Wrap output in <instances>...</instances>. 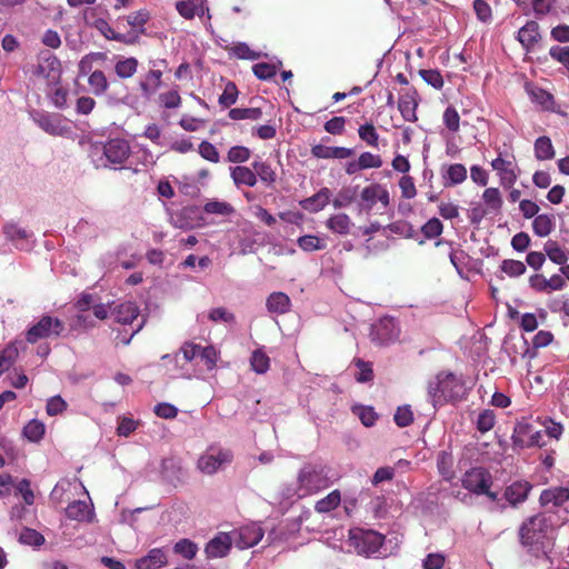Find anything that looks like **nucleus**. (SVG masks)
<instances>
[{"instance_id":"1","label":"nucleus","mask_w":569,"mask_h":569,"mask_svg":"<svg viewBox=\"0 0 569 569\" xmlns=\"http://www.w3.org/2000/svg\"><path fill=\"white\" fill-rule=\"evenodd\" d=\"M401 543L398 536L387 538L372 529L359 527L351 528L348 535V545L365 557L386 558L397 551Z\"/></svg>"},{"instance_id":"2","label":"nucleus","mask_w":569,"mask_h":569,"mask_svg":"<svg viewBox=\"0 0 569 569\" xmlns=\"http://www.w3.org/2000/svg\"><path fill=\"white\" fill-rule=\"evenodd\" d=\"M130 154V143L123 138L93 141L88 150L90 161L96 169H124Z\"/></svg>"},{"instance_id":"3","label":"nucleus","mask_w":569,"mask_h":569,"mask_svg":"<svg viewBox=\"0 0 569 569\" xmlns=\"http://www.w3.org/2000/svg\"><path fill=\"white\" fill-rule=\"evenodd\" d=\"M550 528V520L546 513L535 515L520 527V541L535 557L545 556L551 546Z\"/></svg>"},{"instance_id":"4","label":"nucleus","mask_w":569,"mask_h":569,"mask_svg":"<svg viewBox=\"0 0 569 569\" xmlns=\"http://www.w3.org/2000/svg\"><path fill=\"white\" fill-rule=\"evenodd\" d=\"M466 395L467 387L462 375L451 371H440L428 385V396L435 408L447 401L461 400Z\"/></svg>"},{"instance_id":"5","label":"nucleus","mask_w":569,"mask_h":569,"mask_svg":"<svg viewBox=\"0 0 569 569\" xmlns=\"http://www.w3.org/2000/svg\"><path fill=\"white\" fill-rule=\"evenodd\" d=\"M218 357L219 355L212 346L202 347L193 342H184L179 352L173 356L164 355L162 359H172L177 365H179L181 359L186 362H193L194 366L202 363L207 371H211L217 366Z\"/></svg>"},{"instance_id":"6","label":"nucleus","mask_w":569,"mask_h":569,"mask_svg":"<svg viewBox=\"0 0 569 569\" xmlns=\"http://www.w3.org/2000/svg\"><path fill=\"white\" fill-rule=\"evenodd\" d=\"M302 493L307 497L329 487L330 481L326 468L318 462L305 463L297 475Z\"/></svg>"},{"instance_id":"7","label":"nucleus","mask_w":569,"mask_h":569,"mask_svg":"<svg viewBox=\"0 0 569 569\" xmlns=\"http://www.w3.org/2000/svg\"><path fill=\"white\" fill-rule=\"evenodd\" d=\"M29 116L40 129L50 136L71 138L73 134V128L59 113L33 109L29 111Z\"/></svg>"},{"instance_id":"8","label":"nucleus","mask_w":569,"mask_h":569,"mask_svg":"<svg viewBox=\"0 0 569 569\" xmlns=\"http://www.w3.org/2000/svg\"><path fill=\"white\" fill-rule=\"evenodd\" d=\"M64 331V323L56 317L42 316L36 323L26 331V341L34 345L40 340L53 339Z\"/></svg>"},{"instance_id":"9","label":"nucleus","mask_w":569,"mask_h":569,"mask_svg":"<svg viewBox=\"0 0 569 569\" xmlns=\"http://www.w3.org/2000/svg\"><path fill=\"white\" fill-rule=\"evenodd\" d=\"M232 459L231 450L211 446L199 457L197 467L202 473L213 475L230 465Z\"/></svg>"},{"instance_id":"10","label":"nucleus","mask_w":569,"mask_h":569,"mask_svg":"<svg viewBox=\"0 0 569 569\" xmlns=\"http://www.w3.org/2000/svg\"><path fill=\"white\" fill-rule=\"evenodd\" d=\"M511 439L513 446L520 449L546 446L543 430H537L527 422H519L515 426Z\"/></svg>"},{"instance_id":"11","label":"nucleus","mask_w":569,"mask_h":569,"mask_svg":"<svg viewBox=\"0 0 569 569\" xmlns=\"http://www.w3.org/2000/svg\"><path fill=\"white\" fill-rule=\"evenodd\" d=\"M400 335L399 323L396 318L385 316L371 326L370 337L373 342L388 345L398 339Z\"/></svg>"},{"instance_id":"12","label":"nucleus","mask_w":569,"mask_h":569,"mask_svg":"<svg viewBox=\"0 0 569 569\" xmlns=\"http://www.w3.org/2000/svg\"><path fill=\"white\" fill-rule=\"evenodd\" d=\"M461 481L465 489L478 496L487 492L493 482L490 471L483 467H475L466 471Z\"/></svg>"},{"instance_id":"13","label":"nucleus","mask_w":569,"mask_h":569,"mask_svg":"<svg viewBox=\"0 0 569 569\" xmlns=\"http://www.w3.org/2000/svg\"><path fill=\"white\" fill-rule=\"evenodd\" d=\"M3 234L16 249L21 251H30L36 242L33 233L17 223L4 224Z\"/></svg>"},{"instance_id":"14","label":"nucleus","mask_w":569,"mask_h":569,"mask_svg":"<svg viewBox=\"0 0 569 569\" xmlns=\"http://www.w3.org/2000/svg\"><path fill=\"white\" fill-rule=\"evenodd\" d=\"M61 73L60 61L50 51H41L39 61L32 69V74L56 81Z\"/></svg>"},{"instance_id":"15","label":"nucleus","mask_w":569,"mask_h":569,"mask_svg":"<svg viewBox=\"0 0 569 569\" xmlns=\"http://www.w3.org/2000/svg\"><path fill=\"white\" fill-rule=\"evenodd\" d=\"M532 488L528 480H515L505 488L502 498L510 507L518 508L527 501Z\"/></svg>"},{"instance_id":"16","label":"nucleus","mask_w":569,"mask_h":569,"mask_svg":"<svg viewBox=\"0 0 569 569\" xmlns=\"http://www.w3.org/2000/svg\"><path fill=\"white\" fill-rule=\"evenodd\" d=\"M233 542L239 549H248L256 546L263 537V530L258 523L241 526L233 533Z\"/></svg>"},{"instance_id":"17","label":"nucleus","mask_w":569,"mask_h":569,"mask_svg":"<svg viewBox=\"0 0 569 569\" xmlns=\"http://www.w3.org/2000/svg\"><path fill=\"white\" fill-rule=\"evenodd\" d=\"M233 537L227 532H219L208 541L204 548L207 558L216 559L226 557L232 546Z\"/></svg>"},{"instance_id":"18","label":"nucleus","mask_w":569,"mask_h":569,"mask_svg":"<svg viewBox=\"0 0 569 569\" xmlns=\"http://www.w3.org/2000/svg\"><path fill=\"white\" fill-rule=\"evenodd\" d=\"M174 226L180 229H193L204 226V219L198 206H186L177 214Z\"/></svg>"},{"instance_id":"19","label":"nucleus","mask_w":569,"mask_h":569,"mask_svg":"<svg viewBox=\"0 0 569 569\" xmlns=\"http://www.w3.org/2000/svg\"><path fill=\"white\" fill-rule=\"evenodd\" d=\"M491 167L500 177V183L503 188H511L517 180L515 172L516 164L512 159H505L501 156L491 161Z\"/></svg>"},{"instance_id":"20","label":"nucleus","mask_w":569,"mask_h":569,"mask_svg":"<svg viewBox=\"0 0 569 569\" xmlns=\"http://www.w3.org/2000/svg\"><path fill=\"white\" fill-rule=\"evenodd\" d=\"M539 501L543 508L552 511L555 508L561 507L569 501V489L563 487L545 489L540 495Z\"/></svg>"},{"instance_id":"21","label":"nucleus","mask_w":569,"mask_h":569,"mask_svg":"<svg viewBox=\"0 0 569 569\" xmlns=\"http://www.w3.org/2000/svg\"><path fill=\"white\" fill-rule=\"evenodd\" d=\"M516 39L527 52H530L541 39L538 22L533 20L527 21L526 24L518 30Z\"/></svg>"},{"instance_id":"22","label":"nucleus","mask_w":569,"mask_h":569,"mask_svg":"<svg viewBox=\"0 0 569 569\" xmlns=\"http://www.w3.org/2000/svg\"><path fill=\"white\" fill-rule=\"evenodd\" d=\"M66 515L71 520L92 522L94 519L93 505L83 500H74L66 508Z\"/></svg>"},{"instance_id":"23","label":"nucleus","mask_w":569,"mask_h":569,"mask_svg":"<svg viewBox=\"0 0 569 569\" xmlns=\"http://www.w3.org/2000/svg\"><path fill=\"white\" fill-rule=\"evenodd\" d=\"M168 563L166 550L163 548H153L149 552L136 560L137 569H159Z\"/></svg>"},{"instance_id":"24","label":"nucleus","mask_w":569,"mask_h":569,"mask_svg":"<svg viewBox=\"0 0 569 569\" xmlns=\"http://www.w3.org/2000/svg\"><path fill=\"white\" fill-rule=\"evenodd\" d=\"M139 313V308L134 302L126 301L114 307L112 317L118 323L132 325Z\"/></svg>"},{"instance_id":"25","label":"nucleus","mask_w":569,"mask_h":569,"mask_svg":"<svg viewBox=\"0 0 569 569\" xmlns=\"http://www.w3.org/2000/svg\"><path fill=\"white\" fill-rule=\"evenodd\" d=\"M230 177L237 188L242 186L254 187L258 182V178L253 168L244 166H236L230 168Z\"/></svg>"},{"instance_id":"26","label":"nucleus","mask_w":569,"mask_h":569,"mask_svg":"<svg viewBox=\"0 0 569 569\" xmlns=\"http://www.w3.org/2000/svg\"><path fill=\"white\" fill-rule=\"evenodd\" d=\"M330 197V189L323 187L313 196L301 200L300 206L302 207V209L309 212H319L329 203Z\"/></svg>"},{"instance_id":"27","label":"nucleus","mask_w":569,"mask_h":569,"mask_svg":"<svg viewBox=\"0 0 569 569\" xmlns=\"http://www.w3.org/2000/svg\"><path fill=\"white\" fill-rule=\"evenodd\" d=\"M266 307L271 313L283 315L290 310L291 300L287 293L276 291L268 296Z\"/></svg>"},{"instance_id":"28","label":"nucleus","mask_w":569,"mask_h":569,"mask_svg":"<svg viewBox=\"0 0 569 569\" xmlns=\"http://www.w3.org/2000/svg\"><path fill=\"white\" fill-rule=\"evenodd\" d=\"M162 71L158 69H151L139 82L141 94L146 99H150L161 86Z\"/></svg>"},{"instance_id":"29","label":"nucleus","mask_w":569,"mask_h":569,"mask_svg":"<svg viewBox=\"0 0 569 569\" xmlns=\"http://www.w3.org/2000/svg\"><path fill=\"white\" fill-rule=\"evenodd\" d=\"M418 102L416 99V92H407L401 94L398 100V109L406 121L415 122L417 121V110Z\"/></svg>"},{"instance_id":"30","label":"nucleus","mask_w":569,"mask_h":569,"mask_svg":"<svg viewBox=\"0 0 569 569\" xmlns=\"http://www.w3.org/2000/svg\"><path fill=\"white\" fill-rule=\"evenodd\" d=\"M445 187H452L462 183L467 179V169L461 163L449 164L442 170Z\"/></svg>"},{"instance_id":"31","label":"nucleus","mask_w":569,"mask_h":569,"mask_svg":"<svg viewBox=\"0 0 569 569\" xmlns=\"http://www.w3.org/2000/svg\"><path fill=\"white\" fill-rule=\"evenodd\" d=\"M435 244H436V247H440L442 244H448L450 247V251H449L450 262L455 267L458 274L462 276L463 267L466 264V260L468 259V254L461 249H459V250L453 249V243L451 241H447L445 239H438Z\"/></svg>"},{"instance_id":"32","label":"nucleus","mask_w":569,"mask_h":569,"mask_svg":"<svg viewBox=\"0 0 569 569\" xmlns=\"http://www.w3.org/2000/svg\"><path fill=\"white\" fill-rule=\"evenodd\" d=\"M22 346L23 341H14L0 352V376L14 363Z\"/></svg>"},{"instance_id":"33","label":"nucleus","mask_w":569,"mask_h":569,"mask_svg":"<svg viewBox=\"0 0 569 569\" xmlns=\"http://www.w3.org/2000/svg\"><path fill=\"white\" fill-rule=\"evenodd\" d=\"M326 226L332 232L341 234V236H346L350 232L352 222L348 214L338 213V214L331 216L327 220Z\"/></svg>"},{"instance_id":"34","label":"nucleus","mask_w":569,"mask_h":569,"mask_svg":"<svg viewBox=\"0 0 569 569\" xmlns=\"http://www.w3.org/2000/svg\"><path fill=\"white\" fill-rule=\"evenodd\" d=\"M138 64V60L133 57H121L116 61L114 72L121 79H129L137 72Z\"/></svg>"},{"instance_id":"35","label":"nucleus","mask_w":569,"mask_h":569,"mask_svg":"<svg viewBox=\"0 0 569 569\" xmlns=\"http://www.w3.org/2000/svg\"><path fill=\"white\" fill-rule=\"evenodd\" d=\"M351 411L367 428L375 426L379 418L378 413L375 411V408L371 406L357 403L351 407Z\"/></svg>"},{"instance_id":"36","label":"nucleus","mask_w":569,"mask_h":569,"mask_svg":"<svg viewBox=\"0 0 569 569\" xmlns=\"http://www.w3.org/2000/svg\"><path fill=\"white\" fill-rule=\"evenodd\" d=\"M437 468L443 480H452L455 478L452 455L447 451L439 452L437 458Z\"/></svg>"},{"instance_id":"37","label":"nucleus","mask_w":569,"mask_h":569,"mask_svg":"<svg viewBox=\"0 0 569 569\" xmlns=\"http://www.w3.org/2000/svg\"><path fill=\"white\" fill-rule=\"evenodd\" d=\"M555 228V217L551 214H538L532 221L533 232L538 237H547Z\"/></svg>"},{"instance_id":"38","label":"nucleus","mask_w":569,"mask_h":569,"mask_svg":"<svg viewBox=\"0 0 569 569\" xmlns=\"http://www.w3.org/2000/svg\"><path fill=\"white\" fill-rule=\"evenodd\" d=\"M533 150L535 157L538 160H550L555 157L551 139L547 136H541L536 139Z\"/></svg>"},{"instance_id":"39","label":"nucleus","mask_w":569,"mask_h":569,"mask_svg":"<svg viewBox=\"0 0 569 569\" xmlns=\"http://www.w3.org/2000/svg\"><path fill=\"white\" fill-rule=\"evenodd\" d=\"M88 84L94 96H102L109 88L108 79L103 71L94 70L88 77Z\"/></svg>"},{"instance_id":"40","label":"nucleus","mask_w":569,"mask_h":569,"mask_svg":"<svg viewBox=\"0 0 569 569\" xmlns=\"http://www.w3.org/2000/svg\"><path fill=\"white\" fill-rule=\"evenodd\" d=\"M341 502V493L339 490H333L325 498L318 500L315 505V510L319 513H327L335 510Z\"/></svg>"},{"instance_id":"41","label":"nucleus","mask_w":569,"mask_h":569,"mask_svg":"<svg viewBox=\"0 0 569 569\" xmlns=\"http://www.w3.org/2000/svg\"><path fill=\"white\" fill-rule=\"evenodd\" d=\"M252 168L256 171L257 178L267 186H272L277 180V173L268 162L253 161Z\"/></svg>"},{"instance_id":"42","label":"nucleus","mask_w":569,"mask_h":569,"mask_svg":"<svg viewBox=\"0 0 569 569\" xmlns=\"http://www.w3.org/2000/svg\"><path fill=\"white\" fill-rule=\"evenodd\" d=\"M532 102L542 107L543 110H553L555 98L553 96L542 88H533L529 91Z\"/></svg>"},{"instance_id":"43","label":"nucleus","mask_w":569,"mask_h":569,"mask_svg":"<svg viewBox=\"0 0 569 569\" xmlns=\"http://www.w3.org/2000/svg\"><path fill=\"white\" fill-rule=\"evenodd\" d=\"M250 367L258 373L263 375L270 368V359L267 353L261 349H256L250 357Z\"/></svg>"},{"instance_id":"44","label":"nucleus","mask_w":569,"mask_h":569,"mask_svg":"<svg viewBox=\"0 0 569 569\" xmlns=\"http://www.w3.org/2000/svg\"><path fill=\"white\" fill-rule=\"evenodd\" d=\"M443 231V224L438 218L429 219L422 227L421 233L422 239H417L419 244H423L426 239H435L439 237Z\"/></svg>"},{"instance_id":"45","label":"nucleus","mask_w":569,"mask_h":569,"mask_svg":"<svg viewBox=\"0 0 569 569\" xmlns=\"http://www.w3.org/2000/svg\"><path fill=\"white\" fill-rule=\"evenodd\" d=\"M233 207L226 201L211 200L203 206V212L208 214L227 217L233 213Z\"/></svg>"},{"instance_id":"46","label":"nucleus","mask_w":569,"mask_h":569,"mask_svg":"<svg viewBox=\"0 0 569 569\" xmlns=\"http://www.w3.org/2000/svg\"><path fill=\"white\" fill-rule=\"evenodd\" d=\"M44 431H46L44 425L37 419L30 420L23 427V436L32 442L40 441L43 438Z\"/></svg>"},{"instance_id":"47","label":"nucleus","mask_w":569,"mask_h":569,"mask_svg":"<svg viewBox=\"0 0 569 569\" xmlns=\"http://www.w3.org/2000/svg\"><path fill=\"white\" fill-rule=\"evenodd\" d=\"M281 61L277 63L259 62L252 67L253 74L260 80H269L276 76L278 68L281 66Z\"/></svg>"},{"instance_id":"48","label":"nucleus","mask_w":569,"mask_h":569,"mask_svg":"<svg viewBox=\"0 0 569 569\" xmlns=\"http://www.w3.org/2000/svg\"><path fill=\"white\" fill-rule=\"evenodd\" d=\"M279 497L283 501L292 502V501L306 498L307 496H306V493H302V491L300 489V485H299L298 480L296 479L295 482L287 483L281 487V489L279 491Z\"/></svg>"},{"instance_id":"49","label":"nucleus","mask_w":569,"mask_h":569,"mask_svg":"<svg viewBox=\"0 0 569 569\" xmlns=\"http://www.w3.org/2000/svg\"><path fill=\"white\" fill-rule=\"evenodd\" d=\"M359 138L369 147H379V134L372 123H365L358 128Z\"/></svg>"},{"instance_id":"50","label":"nucleus","mask_w":569,"mask_h":569,"mask_svg":"<svg viewBox=\"0 0 569 569\" xmlns=\"http://www.w3.org/2000/svg\"><path fill=\"white\" fill-rule=\"evenodd\" d=\"M545 251L552 262L560 266L567 262L568 258L565 250L556 241L548 240L545 243Z\"/></svg>"},{"instance_id":"51","label":"nucleus","mask_w":569,"mask_h":569,"mask_svg":"<svg viewBox=\"0 0 569 569\" xmlns=\"http://www.w3.org/2000/svg\"><path fill=\"white\" fill-rule=\"evenodd\" d=\"M262 111L259 108H233L229 111V118L232 120H259Z\"/></svg>"},{"instance_id":"52","label":"nucleus","mask_w":569,"mask_h":569,"mask_svg":"<svg viewBox=\"0 0 569 569\" xmlns=\"http://www.w3.org/2000/svg\"><path fill=\"white\" fill-rule=\"evenodd\" d=\"M173 551L184 559L191 560L198 552V546L189 539H181L174 543Z\"/></svg>"},{"instance_id":"53","label":"nucleus","mask_w":569,"mask_h":569,"mask_svg":"<svg viewBox=\"0 0 569 569\" xmlns=\"http://www.w3.org/2000/svg\"><path fill=\"white\" fill-rule=\"evenodd\" d=\"M379 183H373L366 187L361 194V206L366 211L372 210L373 206L378 202Z\"/></svg>"},{"instance_id":"54","label":"nucleus","mask_w":569,"mask_h":569,"mask_svg":"<svg viewBox=\"0 0 569 569\" xmlns=\"http://www.w3.org/2000/svg\"><path fill=\"white\" fill-rule=\"evenodd\" d=\"M496 423V415L493 410L486 409L478 415L476 426L478 431L486 433L490 431Z\"/></svg>"},{"instance_id":"55","label":"nucleus","mask_w":569,"mask_h":569,"mask_svg":"<svg viewBox=\"0 0 569 569\" xmlns=\"http://www.w3.org/2000/svg\"><path fill=\"white\" fill-rule=\"evenodd\" d=\"M22 545L40 547L44 543V537L34 529L23 528L19 536Z\"/></svg>"},{"instance_id":"56","label":"nucleus","mask_w":569,"mask_h":569,"mask_svg":"<svg viewBox=\"0 0 569 569\" xmlns=\"http://www.w3.org/2000/svg\"><path fill=\"white\" fill-rule=\"evenodd\" d=\"M176 9L184 19H192L196 16L202 17L206 11H209L208 8L193 7L191 3L183 0L176 3Z\"/></svg>"},{"instance_id":"57","label":"nucleus","mask_w":569,"mask_h":569,"mask_svg":"<svg viewBox=\"0 0 569 569\" xmlns=\"http://www.w3.org/2000/svg\"><path fill=\"white\" fill-rule=\"evenodd\" d=\"M251 157V150L244 146H233L227 153V161L231 163L247 162Z\"/></svg>"},{"instance_id":"58","label":"nucleus","mask_w":569,"mask_h":569,"mask_svg":"<svg viewBox=\"0 0 569 569\" xmlns=\"http://www.w3.org/2000/svg\"><path fill=\"white\" fill-rule=\"evenodd\" d=\"M297 243L301 250L307 252H312L325 248V244L321 242V240L313 234L299 237Z\"/></svg>"},{"instance_id":"59","label":"nucleus","mask_w":569,"mask_h":569,"mask_svg":"<svg viewBox=\"0 0 569 569\" xmlns=\"http://www.w3.org/2000/svg\"><path fill=\"white\" fill-rule=\"evenodd\" d=\"M500 269L509 277H519L527 270L523 262L519 260L506 259L501 262Z\"/></svg>"},{"instance_id":"60","label":"nucleus","mask_w":569,"mask_h":569,"mask_svg":"<svg viewBox=\"0 0 569 569\" xmlns=\"http://www.w3.org/2000/svg\"><path fill=\"white\" fill-rule=\"evenodd\" d=\"M208 318L212 322H223L228 325H233L236 322V317L232 312L227 310L224 307L213 308L209 311Z\"/></svg>"},{"instance_id":"61","label":"nucleus","mask_w":569,"mask_h":569,"mask_svg":"<svg viewBox=\"0 0 569 569\" xmlns=\"http://www.w3.org/2000/svg\"><path fill=\"white\" fill-rule=\"evenodd\" d=\"M419 74L423 79L425 82L430 84L435 89H441L443 87V78L439 70L437 69H422L419 71Z\"/></svg>"},{"instance_id":"62","label":"nucleus","mask_w":569,"mask_h":569,"mask_svg":"<svg viewBox=\"0 0 569 569\" xmlns=\"http://www.w3.org/2000/svg\"><path fill=\"white\" fill-rule=\"evenodd\" d=\"M160 104L166 109H176L181 104V97L177 89L162 92L159 96Z\"/></svg>"},{"instance_id":"63","label":"nucleus","mask_w":569,"mask_h":569,"mask_svg":"<svg viewBox=\"0 0 569 569\" xmlns=\"http://www.w3.org/2000/svg\"><path fill=\"white\" fill-rule=\"evenodd\" d=\"M238 99V89L233 82H229L223 92L219 97V104L223 108H229L234 104Z\"/></svg>"},{"instance_id":"64","label":"nucleus","mask_w":569,"mask_h":569,"mask_svg":"<svg viewBox=\"0 0 569 569\" xmlns=\"http://www.w3.org/2000/svg\"><path fill=\"white\" fill-rule=\"evenodd\" d=\"M549 56L563 67L569 68V46H552L549 49Z\"/></svg>"}]
</instances>
